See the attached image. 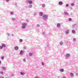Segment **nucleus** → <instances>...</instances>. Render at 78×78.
I'll list each match as a JSON object with an SVG mask.
<instances>
[{"mask_svg": "<svg viewBox=\"0 0 78 78\" xmlns=\"http://www.w3.org/2000/svg\"><path fill=\"white\" fill-rule=\"evenodd\" d=\"M27 25V24L25 23H22V29H25L26 26Z\"/></svg>", "mask_w": 78, "mask_h": 78, "instance_id": "f257e3e1", "label": "nucleus"}, {"mask_svg": "<svg viewBox=\"0 0 78 78\" xmlns=\"http://www.w3.org/2000/svg\"><path fill=\"white\" fill-rule=\"evenodd\" d=\"M43 17L44 18V20H47L48 19V16L46 15H43Z\"/></svg>", "mask_w": 78, "mask_h": 78, "instance_id": "f03ea898", "label": "nucleus"}, {"mask_svg": "<svg viewBox=\"0 0 78 78\" xmlns=\"http://www.w3.org/2000/svg\"><path fill=\"white\" fill-rule=\"evenodd\" d=\"M66 34H69V30H67L65 32Z\"/></svg>", "mask_w": 78, "mask_h": 78, "instance_id": "7ed1b4c3", "label": "nucleus"}, {"mask_svg": "<svg viewBox=\"0 0 78 78\" xmlns=\"http://www.w3.org/2000/svg\"><path fill=\"white\" fill-rule=\"evenodd\" d=\"M64 15H66V16H69V14L67 12H64Z\"/></svg>", "mask_w": 78, "mask_h": 78, "instance_id": "20e7f679", "label": "nucleus"}, {"mask_svg": "<svg viewBox=\"0 0 78 78\" xmlns=\"http://www.w3.org/2000/svg\"><path fill=\"white\" fill-rule=\"evenodd\" d=\"M15 50H19V47L18 46H16L14 48Z\"/></svg>", "mask_w": 78, "mask_h": 78, "instance_id": "39448f33", "label": "nucleus"}, {"mask_svg": "<svg viewBox=\"0 0 78 78\" xmlns=\"http://www.w3.org/2000/svg\"><path fill=\"white\" fill-rule=\"evenodd\" d=\"M70 56V54H67L66 55V58H68Z\"/></svg>", "mask_w": 78, "mask_h": 78, "instance_id": "423d86ee", "label": "nucleus"}, {"mask_svg": "<svg viewBox=\"0 0 78 78\" xmlns=\"http://www.w3.org/2000/svg\"><path fill=\"white\" fill-rule=\"evenodd\" d=\"M43 14H44L42 12H41L39 13V15L40 16H43Z\"/></svg>", "mask_w": 78, "mask_h": 78, "instance_id": "0eeeda50", "label": "nucleus"}, {"mask_svg": "<svg viewBox=\"0 0 78 78\" xmlns=\"http://www.w3.org/2000/svg\"><path fill=\"white\" fill-rule=\"evenodd\" d=\"M2 45L3 48H6V44H2Z\"/></svg>", "mask_w": 78, "mask_h": 78, "instance_id": "6e6552de", "label": "nucleus"}, {"mask_svg": "<svg viewBox=\"0 0 78 78\" xmlns=\"http://www.w3.org/2000/svg\"><path fill=\"white\" fill-rule=\"evenodd\" d=\"M70 75L71 77H73L74 75L73 73H70Z\"/></svg>", "mask_w": 78, "mask_h": 78, "instance_id": "1a4fd4ad", "label": "nucleus"}, {"mask_svg": "<svg viewBox=\"0 0 78 78\" xmlns=\"http://www.w3.org/2000/svg\"><path fill=\"white\" fill-rule=\"evenodd\" d=\"M62 3H63V2L62 1L59 2V5H62Z\"/></svg>", "mask_w": 78, "mask_h": 78, "instance_id": "9d476101", "label": "nucleus"}, {"mask_svg": "<svg viewBox=\"0 0 78 78\" xmlns=\"http://www.w3.org/2000/svg\"><path fill=\"white\" fill-rule=\"evenodd\" d=\"M20 55H23V51H21L20 53Z\"/></svg>", "mask_w": 78, "mask_h": 78, "instance_id": "9b49d317", "label": "nucleus"}, {"mask_svg": "<svg viewBox=\"0 0 78 78\" xmlns=\"http://www.w3.org/2000/svg\"><path fill=\"white\" fill-rule=\"evenodd\" d=\"M33 7V5H32L31 4H30L29 5V8H31Z\"/></svg>", "mask_w": 78, "mask_h": 78, "instance_id": "f8f14e48", "label": "nucleus"}, {"mask_svg": "<svg viewBox=\"0 0 78 78\" xmlns=\"http://www.w3.org/2000/svg\"><path fill=\"white\" fill-rule=\"evenodd\" d=\"M29 4H32L33 3V1H29Z\"/></svg>", "mask_w": 78, "mask_h": 78, "instance_id": "ddd939ff", "label": "nucleus"}, {"mask_svg": "<svg viewBox=\"0 0 78 78\" xmlns=\"http://www.w3.org/2000/svg\"><path fill=\"white\" fill-rule=\"evenodd\" d=\"M60 26H61V24H60V23H58L57 24V27H60Z\"/></svg>", "mask_w": 78, "mask_h": 78, "instance_id": "4468645a", "label": "nucleus"}, {"mask_svg": "<svg viewBox=\"0 0 78 78\" xmlns=\"http://www.w3.org/2000/svg\"><path fill=\"white\" fill-rule=\"evenodd\" d=\"M60 71L61 72H63L64 70V69H61L60 70Z\"/></svg>", "mask_w": 78, "mask_h": 78, "instance_id": "2eb2a0df", "label": "nucleus"}, {"mask_svg": "<svg viewBox=\"0 0 78 78\" xmlns=\"http://www.w3.org/2000/svg\"><path fill=\"white\" fill-rule=\"evenodd\" d=\"M76 26V24H74L72 25V27H75Z\"/></svg>", "mask_w": 78, "mask_h": 78, "instance_id": "dca6fc26", "label": "nucleus"}, {"mask_svg": "<svg viewBox=\"0 0 78 78\" xmlns=\"http://www.w3.org/2000/svg\"><path fill=\"white\" fill-rule=\"evenodd\" d=\"M29 55L30 56H31L33 55V53H30L29 54Z\"/></svg>", "mask_w": 78, "mask_h": 78, "instance_id": "f3484780", "label": "nucleus"}, {"mask_svg": "<svg viewBox=\"0 0 78 78\" xmlns=\"http://www.w3.org/2000/svg\"><path fill=\"white\" fill-rule=\"evenodd\" d=\"M72 33H73V34L75 33H76L75 30H72Z\"/></svg>", "mask_w": 78, "mask_h": 78, "instance_id": "a211bd4d", "label": "nucleus"}, {"mask_svg": "<svg viewBox=\"0 0 78 78\" xmlns=\"http://www.w3.org/2000/svg\"><path fill=\"white\" fill-rule=\"evenodd\" d=\"M2 69L3 70H6V68L4 67H2Z\"/></svg>", "mask_w": 78, "mask_h": 78, "instance_id": "6ab92c4d", "label": "nucleus"}, {"mask_svg": "<svg viewBox=\"0 0 78 78\" xmlns=\"http://www.w3.org/2000/svg\"><path fill=\"white\" fill-rule=\"evenodd\" d=\"M19 41L20 42H23V40L22 39H20L19 40Z\"/></svg>", "mask_w": 78, "mask_h": 78, "instance_id": "aec40b11", "label": "nucleus"}, {"mask_svg": "<svg viewBox=\"0 0 78 78\" xmlns=\"http://www.w3.org/2000/svg\"><path fill=\"white\" fill-rule=\"evenodd\" d=\"M30 0H27L26 1V3H29V1Z\"/></svg>", "mask_w": 78, "mask_h": 78, "instance_id": "412c9836", "label": "nucleus"}, {"mask_svg": "<svg viewBox=\"0 0 78 78\" xmlns=\"http://www.w3.org/2000/svg\"><path fill=\"white\" fill-rule=\"evenodd\" d=\"M42 6L43 8H45V4H44L42 5Z\"/></svg>", "mask_w": 78, "mask_h": 78, "instance_id": "4be33fe9", "label": "nucleus"}, {"mask_svg": "<svg viewBox=\"0 0 78 78\" xmlns=\"http://www.w3.org/2000/svg\"><path fill=\"white\" fill-rule=\"evenodd\" d=\"M60 45H62V44H63V42H60Z\"/></svg>", "mask_w": 78, "mask_h": 78, "instance_id": "5701e85b", "label": "nucleus"}, {"mask_svg": "<svg viewBox=\"0 0 78 78\" xmlns=\"http://www.w3.org/2000/svg\"><path fill=\"white\" fill-rule=\"evenodd\" d=\"M37 12H35V13L34 14V15L36 16L37 15Z\"/></svg>", "mask_w": 78, "mask_h": 78, "instance_id": "b1692460", "label": "nucleus"}, {"mask_svg": "<svg viewBox=\"0 0 78 78\" xmlns=\"http://www.w3.org/2000/svg\"><path fill=\"white\" fill-rule=\"evenodd\" d=\"M3 46H0V49H3Z\"/></svg>", "mask_w": 78, "mask_h": 78, "instance_id": "393cba45", "label": "nucleus"}, {"mask_svg": "<svg viewBox=\"0 0 78 78\" xmlns=\"http://www.w3.org/2000/svg\"><path fill=\"white\" fill-rule=\"evenodd\" d=\"M36 26L37 27H40V25L37 24L36 25Z\"/></svg>", "mask_w": 78, "mask_h": 78, "instance_id": "a878e982", "label": "nucleus"}, {"mask_svg": "<svg viewBox=\"0 0 78 78\" xmlns=\"http://www.w3.org/2000/svg\"><path fill=\"white\" fill-rule=\"evenodd\" d=\"M76 38H74L73 39V41L74 42H75V41H76Z\"/></svg>", "mask_w": 78, "mask_h": 78, "instance_id": "bb28decb", "label": "nucleus"}, {"mask_svg": "<svg viewBox=\"0 0 78 78\" xmlns=\"http://www.w3.org/2000/svg\"><path fill=\"white\" fill-rule=\"evenodd\" d=\"M12 20L13 21H15V20H16V19L15 18H12Z\"/></svg>", "mask_w": 78, "mask_h": 78, "instance_id": "cd10ccee", "label": "nucleus"}, {"mask_svg": "<svg viewBox=\"0 0 78 78\" xmlns=\"http://www.w3.org/2000/svg\"><path fill=\"white\" fill-rule=\"evenodd\" d=\"M20 74H21V75H23V74H24V73H22V72H21L20 73Z\"/></svg>", "mask_w": 78, "mask_h": 78, "instance_id": "c85d7f7f", "label": "nucleus"}, {"mask_svg": "<svg viewBox=\"0 0 78 78\" xmlns=\"http://www.w3.org/2000/svg\"><path fill=\"white\" fill-rule=\"evenodd\" d=\"M75 5V4L73 3H72L71 4V6H73Z\"/></svg>", "mask_w": 78, "mask_h": 78, "instance_id": "c756f323", "label": "nucleus"}, {"mask_svg": "<svg viewBox=\"0 0 78 78\" xmlns=\"http://www.w3.org/2000/svg\"><path fill=\"white\" fill-rule=\"evenodd\" d=\"M66 7H69V4H67L66 5Z\"/></svg>", "mask_w": 78, "mask_h": 78, "instance_id": "7c9ffc66", "label": "nucleus"}, {"mask_svg": "<svg viewBox=\"0 0 78 78\" xmlns=\"http://www.w3.org/2000/svg\"><path fill=\"white\" fill-rule=\"evenodd\" d=\"M0 73L1 74V75H3V72H1Z\"/></svg>", "mask_w": 78, "mask_h": 78, "instance_id": "2f4dec72", "label": "nucleus"}, {"mask_svg": "<svg viewBox=\"0 0 78 78\" xmlns=\"http://www.w3.org/2000/svg\"><path fill=\"white\" fill-rule=\"evenodd\" d=\"M13 12H10V14H11V15H13Z\"/></svg>", "mask_w": 78, "mask_h": 78, "instance_id": "473e14b6", "label": "nucleus"}, {"mask_svg": "<svg viewBox=\"0 0 78 78\" xmlns=\"http://www.w3.org/2000/svg\"><path fill=\"white\" fill-rule=\"evenodd\" d=\"M24 62H26V59H25V58H24L23 59Z\"/></svg>", "mask_w": 78, "mask_h": 78, "instance_id": "72a5a7b5", "label": "nucleus"}, {"mask_svg": "<svg viewBox=\"0 0 78 78\" xmlns=\"http://www.w3.org/2000/svg\"><path fill=\"white\" fill-rule=\"evenodd\" d=\"M7 34L8 36H10V34L9 33H7Z\"/></svg>", "mask_w": 78, "mask_h": 78, "instance_id": "f704fd0d", "label": "nucleus"}, {"mask_svg": "<svg viewBox=\"0 0 78 78\" xmlns=\"http://www.w3.org/2000/svg\"><path fill=\"white\" fill-rule=\"evenodd\" d=\"M72 19H71L70 18H69V21H72Z\"/></svg>", "mask_w": 78, "mask_h": 78, "instance_id": "c9c22d12", "label": "nucleus"}, {"mask_svg": "<svg viewBox=\"0 0 78 78\" xmlns=\"http://www.w3.org/2000/svg\"><path fill=\"white\" fill-rule=\"evenodd\" d=\"M4 56H2L1 57L2 59H4Z\"/></svg>", "mask_w": 78, "mask_h": 78, "instance_id": "e433bc0d", "label": "nucleus"}, {"mask_svg": "<svg viewBox=\"0 0 78 78\" xmlns=\"http://www.w3.org/2000/svg\"><path fill=\"white\" fill-rule=\"evenodd\" d=\"M42 66H44V62H42Z\"/></svg>", "mask_w": 78, "mask_h": 78, "instance_id": "4c0bfd02", "label": "nucleus"}, {"mask_svg": "<svg viewBox=\"0 0 78 78\" xmlns=\"http://www.w3.org/2000/svg\"><path fill=\"white\" fill-rule=\"evenodd\" d=\"M7 2H9V0H5Z\"/></svg>", "mask_w": 78, "mask_h": 78, "instance_id": "58836bf2", "label": "nucleus"}, {"mask_svg": "<svg viewBox=\"0 0 78 78\" xmlns=\"http://www.w3.org/2000/svg\"><path fill=\"white\" fill-rule=\"evenodd\" d=\"M24 49H25V50H26V47H24Z\"/></svg>", "mask_w": 78, "mask_h": 78, "instance_id": "ea45409f", "label": "nucleus"}, {"mask_svg": "<svg viewBox=\"0 0 78 78\" xmlns=\"http://www.w3.org/2000/svg\"><path fill=\"white\" fill-rule=\"evenodd\" d=\"M34 78H39V77L37 76V77H35Z\"/></svg>", "mask_w": 78, "mask_h": 78, "instance_id": "a19ab883", "label": "nucleus"}, {"mask_svg": "<svg viewBox=\"0 0 78 78\" xmlns=\"http://www.w3.org/2000/svg\"><path fill=\"white\" fill-rule=\"evenodd\" d=\"M26 21L27 22H28V20H26Z\"/></svg>", "mask_w": 78, "mask_h": 78, "instance_id": "79ce46f5", "label": "nucleus"}, {"mask_svg": "<svg viewBox=\"0 0 78 78\" xmlns=\"http://www.w3.org/2000/svg\"><path fill=\"white\" fill-rule=\"evenodd\" d=\"M63 78H66V76H64L63 77Z\"/></svg>", "mask_w": 78, "mask_h": 78, "instance_id": "37998d69", "label": "nucleus"}, {"mask_svg": "<svg viewBox=\"0 0 78 78\" xmlns=\"http://www.w3.org/2000/svg\"><path fill=\"white\" fill-rule=\"evenodd\" d=\"M49 47H46L45 48H49Z\"/></svg>", "mask_w": 78, "mask_h": 78, "instance_id": "c03bdc74", "label": "nucleus"}, {"mask_svg": "<svg viewBox=\"0 0 78 78\" xmlns=\"http://www.w3.org/2000/svg\"><path fill=\"white\" fill-rule=\"evenodd\" d=\"M14 34H12V36H14Z\"/></svg>", "mask_w": 78, "mask_h": 78, "instance_id": "a18cd8bd", "label": "nucleus"}, {"mask_svg": "<svg viewBox=\"0 0 78 78\" xmlns=\"http://www.w3.org/2000/svg\"><path fill=\"white\" fill-rule=\"evenodd\" d=\"M1 63H2V62H1V61L0 60V64H1Z\"/></svg>", "mask_w": 78, "mask_h": 78, "instance_id": "49530a36", "label": "nucleus"}, {"mask_svg": "<svg viewBox=\"0 0 78 78\" xmlns=\"http://www.w3.org/2000/svg\"><path fill=\"white\" fill-rule=\"evenodd\" d=\"M44 34H45V33L44 32H43V34L44 35Z\"/></svg>", "mask_w": 78, "mask_h": 78, "instance_id": "de8ad7c7", "label": "nucleus"}, {"mask_svg": "<svg viewBox=\"0 0 78 78\" xmlns=\"http://www.w3.org/2000/svg\"><path fill=\"white\" fill-rule=\"evenodd\" d=\"M0 78H4L2 77H0Z\"/></svg>", "mask_w": 78, "mask_h": 78, "instance_id": "09e8293b", "label": "nucleus"}, {"mask_svg": "<svg viewBox=\"0 0 78 78\" xmlns=\"http://www.w3.org/2000/svg\"><path fill=\"white\" fill-rule=\"evenodd\" d=\"M12 76H13L14 74H12Z\"/></svg>", "mask_w": 78, "mask_h": 78, "instance_id": "8fccbe9b", "label": "nucleus"}]
</instances>
